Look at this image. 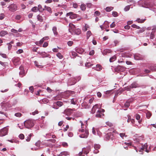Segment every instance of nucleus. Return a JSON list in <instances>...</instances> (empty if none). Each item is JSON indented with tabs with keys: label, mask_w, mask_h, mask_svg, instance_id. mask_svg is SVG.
Here are the masks:
<instances>
[{
	"label": "nucleus",
	"mask_w": 156,
	"mask_h": 156,
	"mask_svg": "<svg viewBox=\"0 0 156 156\" xmlns=\"http://www.w3.org/2000/svg\"><path fill=\"white\" fill-rule=\"evenodd\" d=\"M19 137L20 139L21 140L23 139L24 138V135L23 134H20L19 136Z\"/></svg>",
	"instance_id": "45"
},
{
	"label": "nucleus",
	"mask_w": 156,
	"mask_h": 156,
	"mask_svg": "<svg viewBox=\"0 0 156 156\" xmlns=\"http://www.w3.org/2000/svg\"><path fill=\"white\" fill-rule=\"evenodd\" d=\"M151 115V113L150 112H148L146 113V117L147 119H149Z\"/></svg>",
	"instance_id": "38"
},
{
	"label": "nucleus",
	"mask_w": 156,
	"mask_h": 156,
	"mask_svg": "<svg viewBox=\"0 0 156 156\" xmlns=\"http://www.w3.org/2000/svg\"><path fill=\"white\" fill-rule=\"evenodd\" d=\"M130 105V103L129 102L127 101L124 104V106L126 107H128Z\"/></svg>",
	"instance_id": "48"
},
{
	"label": "nucleus",
	"mask_w": 156,
	"mask_h": 156,
	"mask_svg": "<svg viewBox=\"0 0 156 156\" xmlns=\"http://www.w3.org/2000/svg\"><path fill=\"white\" fill-rule=\"evenodd\" d=\"M37 8L38 10L39 11H41L44 10V9H43L42 6L40 5H38Z\"/></svg>",
	"instance_id": "29"
},
{
	"label": "nucleus",
	"mask_w": 156,
	"mask_h": 156,
	"mask_svg": "<svg viewBox=\"0 0 156 156\" xmlns=\"http://www.w3.org/2000/svg\"><path fill=\"white\" fill-rule=\"evenodd\" d=\"M84 50L81 48H78L76 50V51L80 54H82L84 52Z\"/></svg>",
	"instance_id": "16"
},
{
	"label": "nucleus",
	"mask_w": 156,
	"mask_h": 156,
	"mask_svg": "<svg viewBox=\"0 0 156 156\" xmlns=\"http://www.w3.org/2000/svg\"><path fill=\"white\" fill-rule=\"evenodd\" d=\"M72 80H73V82L71 84V85H73L75 83L77 82V80L75 78H73L72 79Z\"/></svg>",
	"instance_id": "54"
},
{
	"label": "nucleus",
	"mask_w": 156,
	"mask_h": 156,
	"mask_svg": "<svg viewBox=\"0 0 156 156\" xmlns=\"http://www.w3.org/2000/svg\"><path fill=\"white\" fill-rule=\"evenodd\" d=\"M15 115L17 117H20L22 116V114L18 112L16 113Z\"/></svg>",
	"instance_id": "46"
},
{
	"label": "nucleus",
	"mask_w": 156,
	"mask_h": 156,
	"mask_svg": "<svg viewBox=\"0 0 156 156\" xmlns=\"http://www.w3.org/2000/svg\"><path fill=\"white\" fill-rule=\"evenodd\" d=\"M23 52V51L22 49H19L17 51V54H20Z\"/></svg>",
	"instance_id": "63"
},
{
	"label": "nucleus",
	"mask_w": 156,
	"mask_h": 156,
	"mask_svg": "<svg viewBox=\"0 0 156 156\" xmlns=\"http://www.w3.org/2000/svg\"><path fill=\"white\" fill-rule=\"evenodd\" d=\"M98 112H97V114L96 115V116L97 117H101V110H98Z\"/></svg>",
	"instance_id": "27"
},
{
	"label": "nucleus",
	"mask_w": 156,
	"mask_h": 156,
	"mask_svg": "<svg viewBox=\"0 0 156 156\" xmlns=\"http://www.w3.org/2000/svg\"><path fill=\"white\" fill-rule=\"evenodd\" d=\"M106 124L107 125L109 126L110 127H112L113 126L112 124L109 122H106Z\"/></svg>",
	"instance_id": "50"
},
{
	"label": "nucleus",
	"mask_w": 156,
	"mask_h": 156,
	"mask_svg": "<svg viewBox=\"0 0 156 156\" xmlns=\"http://www.w3.org/2000/svg\"><path fill=\"white\" fill-rule=\"evenodd\" d=\"M110 131H112L107 133L105 137L106 139V140H113L115 138V136L114 135L113 133H117V132L114 130V129L112 128H111L110 129H108Z\"/></svg>",
	"instance_id": "2"
},
{
	"label": "nucleus",
	"mask_w": 156,
	"mask_h": 156,
	"mask_svg": "<svg viewBox=\"0 0 156 156\" xmlns=\"http://www.w3.org/2000/svg\"><path fill=\"white\" fill-rule=\"evenodd\" d=\"M48 45V43L47 42H45L43 45V47L44 48L46 47Z\"/></svg>",
	"instance_id": "61"
},
{
	"label": "nucleus",
	"mask_w": 156,
	"mask_h": 156,
	"mask_svg": "<svg viewBox=\"0 0 156 156\" xmlns=\"http://www.w3.org/2000/svg\"><path fill=\"white\" fill-rule=\"evenodd\" d=\"M56 56L58 58L60 59L62 58L63 57V56L60 52H58L56 54Z\"/></svg>",
	"instance_id": "28"
},
{
	"label": "nucleus",
	"mask_w": 156,
	"mask_h": 156,
	"mask_svg": "<svg viewBox=\"0 0 156 156\" xmlns=\"http://www.w3.org/2000/svg\"><path fill=\"white\" fill-rule=\"evenodd\" d=\"M130 8V6L127 5L125 8L124 10L125 11H127L129 10Z\"/></svg>",
	"instance_id": "49"
},
{
	"label": "nucleus",
	"mask_w": 156,
	"mask_h": 156,
	"mask_svg": "<svg viewBox=\"0 0 156 156\" xmlns=\"http://www.w3.org/2000/svg\"><path fill=\"white\" fill-rule=\"evenodd\" d=\"M154 37V33H151L150 36V38L151 39H153Z\"/></svg>",
	"instance_id": "52"
},
{
	"label": "nucleus",
	"mask_w": 156,
	"mask_h": 156,
	"mask_svg": "<svg viewBox=\"0 0 156 156\" xmlns=\"http://www.w3.org/2000/svg\"><path fill=\"white\" fill-rule=\"evenodd\" d=\"M140 29V30H137V33H141L143 32L145 30V29L144 28H140V27L137 26V29Z\"/></svg>",
	"instance_id": "17"
},
{
	"label": "nucleus",
	"mask_w": 156,
	"mask_h": 156,
	"mask_svg": "<svg viewBox=\"0 0 156 156\" xmlns=\"http://www.w3.org/2000/svg\"><path fill=\"white\" fill-rule=\"evenodd\" d=\"M8 8L10 11L14 12L17 10V6L16 4L13 3L10 5Z\"/></svg>",
	"instance_id": "6"
},
{
	"label": "nucleus",
	"mask_w": 156,
	"mask_h": 156,
	"mask_svg": "<svg viewBox=\"0 0 156 156\" xmlns=\"http://www.w3.org/2000/svg\"><path fill=\"white\" fill-rule=\"evenodd\" d=\"M34 88L33 86L30 87H29V90L32 93L34 91Z\"/></svg>",
	"instance_id": "55"
},
{
	"label": "nucleus",
	"mask_w": 156,
	"mask_h": 156,
	"mask_svg": "<svg viewBox=\"0 0 156 156\" xmlns=\"http://www.w3.org/2000/svg\"><path fill=\"white\" fill-rule=\"evenodd\" d=\"M74 33L77 35H79L81 33V31L79 29H73V30Z\"/></svg>",
	"instance_id": "15"
},
{
	"label": "nucleus",
	"mask_w": 156,
	"mask_h": 156,
	"mask_svg": "<svg viewBox=\"0 0 156 156\" xmlns=\"http://www.w3.org/2000/svg\"><path fill=\"white\" fill-rule=\"evenodd\" d=\"M80 8L82 10H85L86 9V5L84 4H82L81 5Z\"/></svg>",
	"instance_id": "32"
},
{
	"label": "nucleus",
	"mask_w": 156,
	"mask_h": 156,
	"mask_svg": "<svg viewBox=\"0 0 156 156\" xmlns=\"http://www.w3.org/2000/svg\"><path fill=\"white\" fill-rule=\"evenodd\" d=\"M73 42L71 41H68L67 42V44L69 46H72L73 44Z\"/></svg>",
	"instance_id": "44"
},
{
	"label": "nucleus",
	"mask_w": 156,
	"mask_h": 156,
	"mask_svg": "<svg viewBox=\"0 0 156 156\" xmlns=\"http://www.w3.org/2000/svg\"><path fill=\"white\" fill-rule=\"evenodd\" d=\"M125 90L127 91H129L130 90L131 88L130 87V86H128L125 87Z\"/></svg>",
	"instance_id": "47"
},
{
	"label": "nucleus",
	"mask_w": 156,
	"mask_h": 156,
	"mask_svg": "<svg viewBox=\"0 0 156 156\" xmlns=\"http://www.w3.org/2000/svg\"><path fill=\"white\" fill-rule=\"evenodd\" d=\"M126 69V68L124 67L119 66L115 69V71L116 72L121 71L123 72Z\"/></svg>",
	"instance_id": "9"
},
{
	"label": "nucleus",
	"mask_w": 156,
	"mask_h": 156,
	"mask_svg": "<svg viewBox=\"0 0 156 156\" xmlns=\"http://www.w3.org/2000/svg\"><path fill=\"white\" fill-rule=\"evenodd\" d=\"M0 64L2 65L5 68L8 66V63L6 62H3L0 61Z\"/></svg>",
	"instance_id": "26"
},
{
	"label": "nucleus",
	"mask_w": 156,
	"mask_h": 156,
	"mask_svg": "<svg viewBox=\"0 0 156 156\" xmlns=\"http://www.w3.org/2000/svg\"><path fill=\"white\" fill-rule=\"evenodd\" d=\"M6 106V108H5L4 109V110L6 111L7 110V108H9L10 107V105L9 104V102H7L5 104H3L2 105V107L3 109H4L3 107L5 106Z\"/></svg>",
	"instance_id": "14"
},
{
	"label": "nucleus",
	"mask_w": 156,
	"mask_h": 156,
	"mask_svg": "<svg viewBox=\"0 0 156 156\" xmlns=\"http://www.w3.org/2000/svg\"><path fill=\"white\" fill-rule=\"evenodd\" d=\"M7 44L8 45V49L10 50L12 48V45L10 43H8Z\"/></svg>",
	"instance_id": "59"
},
{
	"label": "nucleus",
	"mask_w": 156,
	"mask_h": 156,
	"mask_svg": "<svg viewBox=\"0 0 156 156\" xmlns=\"http://www.w3.org/2000/svg\"><path fill=\"white\" fill-rule=\"evenodd\" d=\"M56 104L59 107H61L63 105V103L60 101H58L56 102Z\"/></svg>",
	"instance_id": "33"
},
{
	"label": "nucleus",
	"mask_w": 156,
	"mask_h": 156,
	"mask_svg": "<svg viewBox=\"0 0 156 156\" xmlns=\"http://www.w3.org/2000/svg\"><path fill=\"white\" fill-rule=\"evenodd\" d=\"M24 125L26 128L29 129L33 127L34 124L32 120H29L24 122Z\"/></svg>",
	"instance_id": "3"
},
{
	"label": "nucleus",
	"mask_w": 156,
	"mask_h": 156,
	"mask_svg": "<svg viewBox=\"0 0 156 156\" xmlns=\"http://www.w3.org/2000/svg\"><path fill=\"white\" fill-rule=\"evenodd\" d=\"M115 26V22H113L110 25V27L111 28H114Z\"/></svg>",
	"instance_id": "53"
},
{
	"label": "nucleus",
	"mask_w": 156,
	"mask_h": 156,
	"mask_svg": "<svg viewBox=\"0 0 156 156\" xmlns=\"http://www.w3.org/2000/svg\"><path fill=\"white\" fill-rule=\"evenodd\" d=\"M42 91L41 90H39L36 93V94L37 95L40 96V93Z\"/></svg>",
	"instance_id": "56"
},
{
	"label": "nucleus",
	"mask_w": 156,
	"mask_h": 156,
	"mask_svg": "<svg viewBox=\"0 0 156 156\" xmlns=\"http://www.w3.org/2000/svg\"><path fill=\"white\" fill-rule=\"evenodd\" d=\"M71 53L72 54V55L74 57H75L77 55V53L74 52V51H72L71 52Z\"/></svg>",
	"instance_id": "51"
},
{
	"label": "nucleus",
	"mask_w": 156,
	"mask_h": 156,
	"mask_svg": "<svg viewBox=\"0 0 156 156\" xmlns=\"http://www.w3.org/2000/svg\"><path fill=\"white\" fill-rule=\"evenodd\" d=\"M130 86L131 89L136 88V82L133 83Z\"/></svg>",
	"instance_id": "31"
},
{
	"label": "nucleus",
	"mask_w": 156,
	"mask_h": 156,
	"mask_svg": "<svg viewBox=\"0 0 156 156\" xmlns=\"http://www.w3.org/2000/svg\"><path fill=\"white\" fill-rule=\"evenodd\" d=\"M90 146H88L86 148H83L82 149V151L84 154H88L90 151Z\"/></svg>",
	"instance_id": "10"
},
{
	"label": "nucleus",
	"mask_w": 156,
	"mask_h": 156,
	"mask_svg": "<svg viewBox=\"0 0 156 156\" xmlns=\"http://www.w3.org/2000/svg\"><path fill=\"white\" fill-rule=\"evenodd\" d=\"M91 33L90 31H88L87 33V38L88 39L91 35Z\"/></svg>",
	"instance_id": "34"
},
{
	"label": "nucleus",
	"mask_w": 156,
	"mask_h": 156,
	"mask_svg": "<svg viewBox=\"0 0 156 156\" xmlns=\"http://www.w3.org/2000/svg\"><path fill=\"white\" fill-rule=\"evenodd\" d=\"M66 16H69V17L71 19H74L77 18V15L74 14L73 12H69L66 14Z\"/></svg>",
	"instance_id": "7"
},
{
	"label": "nucleus",
	"mask_w": 156,
	"mask_h": 156,
	"mask_svg": "<svg viewBox=\"0 0 156 156\" xmlns=\"http://www.w3.org/2000/svg\"><path fill=\"white\" fill-rule=\"evenodd\" d=\"M0 55L4 58H6L7 57V55L5 54L0 53Z\"/></svg>",
	"instance_id": "60"
},
{
	"label": "nucleus",
	"mask_w": 156,
	"mask_h": 156,
	"mask_svg": "<svg viewBox=\"0 0 156 156\" xmlns=\"http://www.w3.org/2000/svg\"><path fill=\"white\" fill-rule=\"evenodd\" d=\"M44 7L45 8L44 9V10H47L50 13H51L52 12L51 9L50 7L46 6H45Z\"/></svg>",
	"instance_id": "19"
},
{
	"label": "nucleus",
	"mask_w": 156,
	"mask_h": 156,
	"mask_svg": "<svg viewBox=\"0 0 156 156\" xmlns=\"http://www.w3.org/2000/svg\"><path fill=\"white\" fill-rule=\"evenodd\" d=\"M73 7L75 8H76L78 7V5L76 3H73Z\"/></svg>",
	"instance_id": "57"
},
{
	"label": "nucleus",
	"mask_w": 156,
	"mask_h": 156,
	"mask_svg": "<svg viewBox=\"0 0 156 156\" xmlns=\"http://www.w3.org/2000/svg\"><path fill=\"white\" fill-rule=\"evenodd\" d=\"M119 135H120V137H122V139L124 138V137H127V136L126 135L125 133H120L119 134Z\"/></svg>",
	"instance_id": "40"
},
{
	"label": "nucleus",
	"mask_w": 156,
	"mask_h": 156,
	"mask_svg": "<svg viewBox=\"0 0 156 156\" xmlns=\"http://www.w3.org/2000/svg\"><path fill=\"white\" fill-rule=\"evenodd\" d=\"M20 59L19 58H13V62L14 64L16 66L19 65L20 64Z\"/></svg>",
	"instance_id": "11"
},
{
	"label": "nucleus",
	"mask_w": 156,
	"mask_h": 156,
	"mask_svg": "<svg viewBox=\"0 0 156 156\" xmlns=\"http://www.w3.org/2000/svg\"><path fill=\"white\" fill-rule=\"evenodd\" d=\"M138 4L141 7H147V5L144 1H140L138 2Z\"/></svg>",
	"instance_id": "12"
},
{
	"label": "nucleus",
	"mask_w": 156,
	"mask_h": 156,
	"mask_svg": "<svg viewBox=\"0 0 156 156\" xmlns=\"http://www.w3.org/2000/svg\"><path fill=\"white\" fill-rule=\"evenodd\" d=\"M38 113V111L37 110H35L34 112H32V114L33 115H35Z\"/></svg>",
	"instance_id": "62"
},
{
	"label": "nucleus",
	"mask_w": 156,
	"mask_h": 156,
	"mask_svg": "<svg viewBox=\"0 0 156 156\" xmlns=\"http://www.w3.org/2000/svg\"><path fill=\"white\" fill-rule=\"evenodd\" d=\"M112 15L114 17H117L118 16V13L116 11H113L112 12Z\"/></svg>",
	"instance_id": "41"
},
{
	"label": "nucleus",
	"mask_w": 156,
	"mask_h": 156,
	"mask_svg": "<svg viewBox=\"0 0 156 156\" xmlns=\"http://www.w3.org/2000/svg\"><path fill=\"white\" fill-rule=\"evenodd\" d=\"M68 152L64 151L61 152L59 154L58 156H62L63 155H68Z\"/></svg>",
	"instance_id": "35"
},
{
	"label": "nucleus",
	"mask_w": 156,
	"mask_h": 156,
	"mask_svg": "<svg viewBox=\"0 0 156 156\" xmlns=\"http://www.w3.org/2000/svg\"><path fill=\"white\" fill-rule=\"evenodd\" d=\"M137 120H138V122L140 125L139 126L137 125V127L139 128H140L143 125V124L142 123V118H140V116L138 114H137Z\"/></svg>",
	"instance_id": "8"
},
{
	"label": "nucleus",
	"mask_w": 156,
	"mask_h": 156,
	"mask_svg": "<svg viewBox=\"0 0 156 156\" xmlns=\"http://www.w3.org/2000/svg\"><path fill=\"white\" fill-rule=\"evenodd\" d=\"M80 131L82 133L80 135V137L86 138L87 137L89 134L88 131L86 129L84 130V129H82L80 130Z\"/></svg>",
	"instance_id": "5"
},
{
	"label": "nucleus",
	"mask_w": 156,
	"mask_h": 156,
	"mask_svg": "<svg viewBox=\"0 0 156 156\" xmlns=\"http://www.w3.org/2000/svg\"><path fill=\"white\" fill-rule=\"evenodd\" d=\"M31 10L33 12H35L37 11L38 10L37 7L36 6H35L32 8L31 9Z\"/></svg>",
	"instance_id": "39"
},
{
	"label": "nucleus",
	"mask_w": 156,
	"mask_h": 156,
	"mask_svg": "<svg viewBox=\"0 0 156 156\" xmlns=\"http://www.w3.org/2000/svg\"><path fill=\"white\" fill-rule=\"evenodd\" d=\"M143 137L141 136H139L138 137V138H137V142H138V140L140 141L141 140H143ZM138 144L137 143V144ZM139 145H138V149L137 150V152L138 151L140 152H141L140 154H143V151H144L145 149L146 150L145 151L146 152L148 153L149 152V151L147 150V148L148 145H147V143H145L144 145H143L142 144H140L139 143L138 144Z\"/></svg>",
	"instance_id": "1"
},
{
	"label": "nucleus",
	"mask_w": 156,
	"mask_h": 156,
	"mask_svg": "<svg viewBox=\"0 0 156 156\" xmlns=\"http://www.w3.org/2000/svg\"><path fill=\"white\" fill-rule=\"evenodd\" d=\"M52 30L53 31L54 34L55 35H57L58 33V32L57 31V28L56 27H53L52 28Z\"/></svg>",
	"instance_id": "23"
},
{
	"label": "nucleus",
	"mask_w": 156,
	"mask_h": 156,
	"mask_svg": "<svg viewBox=\"0 0 156 156\" xmlns=\"http://www.w3.org/2000/svg\"><path fill=\"white\" fill-rule=\"evenodd\" d=\"M102 69L101 66L99 64H97L96 66L95 70L97 71H100Z\"/></svg>",
	"instance_id": "21"
},
{
	"label": "nucleus",
	"mask_w": 156,
	"mask_h": 156,
	"mask_svg": "<svg viewBox=\"0 0 156 156\" xmlns=\"http://www.w3.org/2000/svg\"><path fill=\"white\" fill-rule=\"evenodd\" d=\"M76 100L74 98L71 99V103L73 105H76Z\"/></svg>",
	"instance_id": "42"
},
{
	"label": "nucleus",
	"mask_w": 156,
	"mask_h": 156,
	"mask_svg": "<svg viewBox=\"0 0 156 156\" xmlns=\"http://www.w3.org/2000/svg\"><path fill=\"white\" fill-rule=\"evenodd\" d=\"M89 28V26L87 24H85V26L83 27L82 30L84 31H86L87 30V28Z\"/></svg>",
	"instance_id": "24"
},
{
	"label": "nucleus",
	"mask_w": 156,
	"mask_h": 156,
	"mask_svg": "<svg viewBox=\"0 0 156 156\" xmlns=\"http://www.w3.org/2000/svg\"><path fill=\"white\" fill-rule=\"evenodd\" d=\"M9 128L5 127L0 130V136H3L7 135L8 133Z\"/></svg>",
	"instance_id": "4"
},
{
	"label": "nucleus",
	"mask_w": 156,
	"mask_h": 156,
	"mask_svg": "<svg viewBox=\"0 0 156 156\" xmlns=\"http://www.w3.org/2000/svg\"><path fill=\"white\" fill-rule=\"evenodd\" d=\"M41 141H38L35 144V145L37 147H39L40 145Z\"/></svg>",
	"instance_id": "58"
},
{
	"label": "nucleus",
	"mask_w": 156,
	"mask_h": 156,
	"mask_svg": "<svg viewBox=\"0 0 156 156\" xmlns=\"http://www.w3.org/2000/svg\"><path fill=\"white\" fill-rule=\"evenodd\" d=\"M8 34V32L6 31L2 30L0 32V35L1 36H4Z\"/></svg>",
	"instance_id": "20"
},
{
	"label": "nucleus",
	"mask_w": 156,
	"mask_h": 156,
	"mask_svg": "<svg viewBox=\"0 0 156 156\" xmlns=\"http://www.w3.org/2000/svg\"><path fill=\"white\" fill-rule=\"evenodd\" d=\"M116 57L115 55L113 56L111 58H110V59H109L110 62H113L114 61H115L116 60Z\"/></svg>",
	"instance_id": "30"
},
{
	"label": "nucleus",
	"mask_w": 156,
	"mask_h": 156,
	"mask_svg": "<svg viewBox=\"0 0 156 156\" xmlns=\"http://www.w3.org/2000/svg\"><path fill=\"white\" fill-rule=\"evenodd\" d=\"M43 17L40 14L38 15L37 16V20L40 21V22H42L43 21Z\"/></svg>",
	"instance_id": "18"
},
{
	"label": "nucleus",
	"mask_w": 156,
	"mask_h": 156,
	"mask_svg": "<svg viewBox=\"0 0 156 156\" xmlns=\"http://www.w3.org/2000/svg\"><path fill=\"white\" fill-rule=\"evenodd\" d=\"M145 19H141L140 18H137V22L139 23H143L146 20Z\"/></svg>",
	"instance_id": "25"
},
{
	"label": "nucleus",
	"mask_w": 156,
	"mask_h": 156,
	"mask_svg": "<svg viewBox=\"0 0 156 156\" xmlns=\"http://www.w3.org/2000/svg\"><path fill=\"white\" fill-rule=\"evenodd\" d=\"M114 9L113 7H107L105 9L106 11L107 12H109L112 10Z\"/></svg>",
	"instance_id": "22"
},
{
	"label": "nucleus",
	"mask_w": 156,
	"mask_h": 156,
	"mask_svg": "<svg viewBox=\"0 0 156 156\" xmlns=\"http://www.w3.org/2000/svg\"><path fill=\"white\" fill-rule=\"evenodd\" d=\"M100 147V146L98 144H95L94 145V148L95 150L94 151V152L95 153H97L99 151L98 149H99Z\"/></svg>",
	"instance_id": "13"
},
{
	"label": "nucleus",
	"mask_w": 156,
	"mask_h": 156,
	"mask_svg": "<svg viewBox=\"0 0 156 156\" xmlns=\"http://www.w3.org/2000/svg\"><path fill=\"white\" fill-rule=\"evenodd\" d=\"M101 14V13L98 11H97L94 12V15L95 16H98Z\"/></svg>",
	"instance_id": "43"
},
{
	"label": "nucleus",
	"mask_w": 156,
	"mask_h": 156,
	"mask_svg": "<svg viewBox=\"0 0 156 156\" xmlns=\"http://www.w3.org/2000/svg\"><path fill=\"white\" fill-rule=\"evenodd\" d=\"M111 51L109 49H105L104 50L103 53L104 54L106 55L108 53H109Z\"/></svg>",
	"instance_id": "36"
},
{
	"label": "nucleus",
	"mask_w": 156,
	"mask_h": 156,
	"mask_svg": "<svg viewBox=\"0 0 156 156\" xmlns=\"http://www.w3.org/2000/svg\"><path fill=\"white\" fill-rule=\"evenodd\" d=\"M151 69L152 70L156 71V66H152V67H151Z\"/></svg>",
	"instance_id": "64"
},
{
	"label": "nucleus",
	"mask_w": 156,
	"mask_h": 156,
	"mask_svg": "<svg viewBox=\"0 0 156 156\" xmlns=\"http://www.w3.org/2000/svg\"><path fill=\"white\" fill-rule=\"evenodd\" d=\"M93 64H91L90 62H87L86 63L85 66L86 67H90L92 66H93Z\"/></svg>",
	"instance_id": "37"
}]
</instances>
